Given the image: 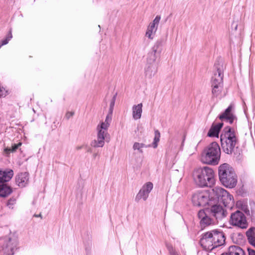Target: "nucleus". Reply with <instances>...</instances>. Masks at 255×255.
Masks as SVG:
<instances>
[{"label":"nucleus","instance_id":"1","mask_svg":"<svg viewBox=\"0 0 255 255\" xmlns=\"http://www.w3.org/2000/svg\"><path fill=\"white\" fill-rule=\"evenodd\" d=\"M193 177L195 183L200 187H211L215 182L213 170L207 166L195 169Z\"/></svg>","mask_w":255,"mask_h":255},{"label":"nucleus","instance_id":"2","mask_svg":"<svg viewBox=\"0 0 255 255\" xmlns=\"http://www.w3.org/2000/svg\"><path fill=\"white\" fill-rule=\"evenodd\" d=\"M221 146L227 154H231L238 142V138L235 130L229 127L225 128L220 136Z\"/></svg>","mask_w":255,"mask_h":255},{"label":"nucleus","instance_id":"3","mask_svg":"<svg viewBox=\"0 0 255 255\" xmlns=\"http://www.w3.org/2000/svg\"><path fill=\"white\" fill-rule=\"evenodd\" d=\"M219 176L221 183L226 187L233 188L237 183V176L228 164L224 163L219 167Z\"/></svg>","mask_w":255,"mask_h":255},{"label":"nucleus","instance_id":"4","mask_svg":"<svg viewBox=\"0 0 255 255\" xmlns=\"http://www.w3.org/2000/svg\"><path fill=\"white\" fill-rule=\"evenodd\" d=\"M221 156V149L216 142H213L208 145L204 150L201 160L203 162L212 165L219 163Z\"/></svg>","mask_w":255,"mask_h":255},{"label":"nucleus","instance_id":"5","mask_svg":"<svg viewBox=\"0 0 255 255\" xmlns=\"http://www.w3.org/2000/svg\"><path fill=\"white\" fill-rule=\"evenodd\" d=\"M213 194L216 199L221 200L225 207L231 208L234 204L233 196L226 190L220 187H215L212 189Z\"/></svg>","mask_w":255,"mask_h":255},{"label":"nucleus","instance_id":"6","mask_svg":"<svg viewBox=\"0 0 255 255\" xmlns=\"http://www.w3.org/2000/svg\"><path fill=\"white\" fill-rule=\"evenodd\" d=\"M17 240L15 238L6 236L0 238V252L2 251L5 255H13L16 249Z\"/></svg>","mask_w":255,"mask_h":255},{"label":"nucleus","instance_id":"7","mask_svg":"<svg viewBox=\"0 0 255 255\" xmlns=\"http://www.w3.org/2000/svg\"><path fill=\"white\" fill-rule=\"evenodd\" d=\"M97 138L92 140L91 145L94 147H102L105 144V141L109 138V134L108 131L97 127Z\"/></svg>","mask_w":255,"mask_h":255},{"label":"nucleus","instance_id":"8","mask_svg":"<svg viewBox=\"0 0 255 255\" xmlns=\"http://www.w3.org/2000/svg\"><path fill=\"white\" fill-rule=\"evenodd\" d=\"M230 222L232 225L241 228H246L247 227V222L245 215L238 210L232 214Z\"/></svg>","mask_w":255,"mask_h":255},{"label":"nucleus","instance_id":"9","mask_svg":"<svg viewBox=\"0 0 255 255\" xmlns=\"http://www.w3.org/2000/svg\"><path fill=\"white\" fill-rule=\"evenodd\" d=\"M192 202L196 206H204L209 203V195L206 192H198L192 196Z\"/></svg>","mask_w":255,"mask_h":255},{"label":"nucleus","instance_id":"10","mask_svg":"<svg viewBox=\"0 0 255 255\" xmlns=\"http://www.w3.org/2000/svg\"><path fill=\"white\" fill-rule=\"evenodd\" d=\"M153 184L151 182H148L144 184L137 194L135 198V201L138 202L141 199L145 201L153 189Z\"/></svg>","mask_w":255,"mask_h":255},{"label":"nucleus","instance_id":"11","mask_svg":"<svg viewBox=\"0 0 255 255\" xmlns=\"http://www.w3.org/2000/svg\"><path fill=\"white\" fill-rule=\"evenodd\" d=\"M211 237L212 238V241L214 246L215 248L221 246L225 242V237L222 232L218 230H214L211 231Z\"/></svg>","mask_w":255,"mask_h":255},{"label":"nucleus","instance_id":"12","mask_svg":"<svg viewBox=\"0 0 255 255\" xmlns=\"http://www.w3.org/2000/svg\"><path fill=\"white\" fill-rule=\"evenodd\" d=\"M209 215L214 217L216 219H221L226 216L225 212L223 207L220 205H212L210 208L207 210Z\"/></svg>","mask_w":255,"mask_h":255},{"label":"nucleus","instance_id":"13","mask_svg":"<svg viewBox=\"0 0 255 255\" xmlns=\"http://www.w3.org/2000/svg\"><path fill=\"white\" fill-rule=\"evenodd\" d=\"M211 237L210 232H207L203 235L202 238L200 240V244L201 246L206 251H211L215 248Z\"/></svg>","mask_w":255,"mask_h":255},{"label":"nucleus","instance_id":"14","mask_svg":"<svg viewBox=\"0 0 255 255\" xmlns=\"http://www.w3.org/2000/svg\"><path fill=\"white\" fill-rule=\"evenodd\" d=\"M234 105L231 104L225 111L219 116V119L221 120H225L230 124L233 123L236 119V117L234 114Z\"/></svg>","mask_w":255,"mask_h":255},{"label":"nucleus","instance_id":"15","mask_svg":"<svg viewBox=\"0 0 255 255\" xmlns=\"http://www.w3.org/2000/svg\"><path fill=\"white\" fill-rule=\"evenodd\" d=\"M17 185L20 187H24L29 182V174L27 172H23L18 174L15 178Z\"/></svg>","mask_w":255,"mask_h":255},{"label":"nucleus","instance_id":"16","mask_svg":"<svg viewBox=\"0 0 255 255\" xmlns=\"http://www.w3.org/2000/svg\"><path fill=\"white\" fill-rule=\"evenodd\" d=\"M158 70L157 64H146L144 68V74L146 78L151 79L157 73Z\"/></svg>","mask_w":255,"mask_h":255},{"label":"nucleus","instance_id":"17","mask_svg":"<svg viewBox=\"0 0 255 255\" xmlns=\"http://www.w3.org/2000/svg\"><path fill=\"white\" fill-rule=\"evenodd\" d=\"M223 73L220 68H217L212 78V85L223 86Z\"/></svg>","mask_w":255,"mask_h":255},{"label":"nucleus","instance_id":"18","mask_svg":"<svg viewBox=\"0 0 255 255\" xmlns=\"http://www.w3.org/2000/svg\"><path fill=\"white\" fill-rule=\"evenodd\" d=\"M142 104L139 103L134 105L132 107V116L134 120H137L141 118L142 113Z\"/></svg>","mask_w":255,"mask_h":255},{"label":"nucleus","instance_id":"19","mask_svg":"<svg viewBox=\"0 0 255 255\" xmlns=\"http://www.w3.org/2000/svg\"><path fill=\"white\" fill-rule=\"evenodd\" d=\"M12 170L2 171L0 170V183L8 181L13 176Z\"/></svg>","mask_w":255,"mask_h":255},{"label":"nucleus","instance_id":"20","mask_svg":"<svg viewBox=\"0 0 255 255\" xmlns=\"http://www.w3.org/2000/svg\"><path fill=\"white\" fill-rule=\"evenodd\" d=\"M223 125L222 123H219L213 125L208 133V135L210 137H218L219 131Z\"/></svg>","mask_w":255,"mask_h":255},{"label":"nucleus","instance_id":"21","mask_svg":"<svg viewBox=\"0 0 255 255\" xmlns=\"http://www.w3.org/2000/svg\"><path fill=\"white\" fill-rule=\"evenodd\" d=\"M162 40H157L155 42L149 52L154 54L159 57H160V55L162 52Z\"/></svg>","mask_w":255,"mask_h":255},{"label":"nucleus","instance_id":"22","mask_svg":"<svg viewBox=\"0 0 255 255\" xmlns=\"http://www.w3.org/2000/svg\"><path fill=\"white\" fill-rule=\"evenodd\" d=\"M228 255H245L244 251L240 247L232 246L230 247L228 250Z\"/></svg>","mask_w":255,"mask_h":255},{"label":"nucleus","instance_id":"23","mask_svg":"<svg viewBox=\"0 0 255 255\" xmlns=\"http://www.w3.org/2000/svg\"><path fill=\"white\" fill-rule=\"evenodd\" d=\"M112 119V116L111 114H108L104 122H102L97 126V128L103 130L108 131V128L110 125Z\"/></svg>","mask_w":255,"mask_h":255},{"label":"nucleus","instance_id":"24","mask_svg":"<svg viewBox=\"0 0 255 255\" xmlns=\"http://www.w3.org/2000/svg\"><path fill=\"white\" fill-rule=\"evenodd\" d=\"M12 192L10 187L6 184H0V196L5 197L9 195Z\"/></svg>","mask_w":255,"mask_h":255},{"label":"nucleus","instance_id":"25","mask_svg":"<svg viewBox=\"0 0 255 255\" xmlns=\"http://www.w3.org/2000/svg\"><path fill=\"white\" fill-rule=\"evenodd\" d=\"M249 242L255 247V228H250L247 232Z\"/></svg>","mask_w":255,"mask_h":255},{"label":"nucleus","instance_id":"26","mask_svg":"<svg viewBox=\"0 0 255 255\" xmlns=\"http://www.w3.org/2000/svg\"><path fill=\"white\" fill-rule=\"evenodd\" d=\"M157 29V27L150 23L147 27V30L145 33V36L149 39H152Z\"/></svg>","mask_w":255,"mask_h":255},{"label":"nucleus","instance_id":"27","mask_svg":"<svg viewBox=\"0 0 255 255\" xmlns=\"http://www.w3.org/2000/svg\"><path fill=\"white\" fill-rule=\"evenodd\" d=\"M236 206L239 209L242 210L246 214H250V210L247 202L242 200L238 201L236 203Z\"/></svg>","mask_w":255,"mask_h":255},{"label":"nucleus","instance_id":"28","mask_svg":"<svg viewBox=\"0 0 255 255\" xmlns=\"http://www.w3.org/2000/svg\"><path fill=\"white\" fill-rule=\"evenodd\" d=\"M160 57L152 54L150 52H148L146 58V63L149 64H157L155 62L157 59H159Z\"/></svg>","mask_w":255,"mask_h":255},{"label":"nucleus","instance_id":"29","mask_svg":"<svg viewBox=\"0 0 255 255\" xmlns=\"http://www.w3.org/2000/svg\"><path fill=\"white\" fill-rule=\"evenodd\" d=\"M148 145H146L143 143L135 142L134 143L132 148L134 150H137L140 153H143V148H146Z\"/></svg>","mask_w":255,"mask_h":255},{"label":"nucleus","instance_id":"30","mask_svg":"<svg viewBox=\"0 0 255 255\" xmlns=\"http://www.w3.org/2000/svg\"><path fill=\"white\" fill-rule=\"evenodd\" d=\"M212 93L214 96L218 97L220 96L222 89V85H212Z\"/></svg>","mask_w":255,"mask_h":255},{"label":"nucleus","instance_id":"31","mask_svg":"<svg viewBox=\"0 0 255 255\" xmlns=\"http://www.w3.org/2000/svg\"><path fill=\"white\" fill-rule=\"evenodd\" d=\"M213 223V220L208 216H207L204 219L200 220V225L202 227H205Z\"/></svg>","mask_w":255,"mask_h":255},{"label":"nucleus","instance_id":"32","mask_svg":"<svg viewBox=\"0 0 255 255\" xmlns=\"http://www.w3.org/2000/svg\"><path fill=\"white\" fill-rule=\"evenodd\" d=\"M166 247L170 255H180L171 244L166 243Z\"/></svg>","mask_w":255,"mask_h":255},{"label":"nucleus","instance_id":"33","mask_svg":"<svg viewBox=\"0 0 255 255\" xmlns=\"http://www.w3.org/2000/svg\"><path fill=\"white\" fill-rule=\"evenodd\" d=\"M160 137V134L158 130L155 131V135L154 137V141L153 143V146L154 148H156L157 146V143L159 142Z\"/></svg>","mask_w":255,"mask_h":255},{"label":"nucleus","instance_id":"34","mask_svg":"<svg viewBox=\"0 0 255 255\" xmlns=\"http://www.w3.org/2000/svg\"><path fill=\"white\" fill-rule=\"evenodd\" d=\"M208 208H206L205 210H201L199 211L198 215L199 217V218L201 220L203 219H204L207 216H208V214L209 215V212H207V210H208Z\"/></svg>","mask_w":255,"mask_h":255},{"label":"nucleus","instance_id":"35","mask_svg":"<svg viewBox=\"0 0 255 255\" xmlns=\"http://www.w3.org/2000/svg\"><path fill=\"white\" fill-rule=\"evenodd\" d=\"M12 36L11 32L10 31L6 36V38L2 40L1 43H0V45L2 46L7 44L8 41L12 38Z\"/></svg>","mask_w":255,"mask_h":255},{"label":"nucleus","instance_id":"36","mask_svg":"<svg viewBox=\"0 0 255 255\" xmlns=\"http://www.w3.org/2000/svg\"><path fill=\"white\" fill-rule=\"evenodd\" d=\"M7 91L0 84V98H3L6 96Z\"/></svg>","mask_w":255,"mask_h":255},{"label":"nucleus","instance_id":"37","mask_svg":"<svg viewBox=\"0 0 255 255\" xmlns=\"http://www.w3.org/2000/svg\"><path fill=\"white\" fill-rule=\"evenodd\" d=\"M160 18H161V17L159 15H157L155 18L154 19V20L151 22H150V23L152 25H153L154 26H156V27H158V25L159 24V21H160Z\"/></svg>","mask_w":255,"mask_h":255},{"label":"nucleus","instance_id":"38","mask_svg":"<svg viewBox=\"0 0 255 255\" xmlns=\"http://www.w3.org/2000/svg\"><path fill=\"white\" fill-rule=\"evenodd\" d=\"M21 145V142H18L17 144H14L12 145L11 148L9 150L12 152L16 151V150Z\"/></svg>","mask_w":255,"mask_h":255},{"label":"nucleus","instance_id":"39","mask_svg":"<svg viewBox=\"0 0 255 255\" xmlns=\"http://www.w3.org/2000/svg\"><path fill=\"white\" fill-rule=\"evenodd\" d=\"M73 112H67L65 115V117L67 119H69L74 115Z\"/></svg>","mask_w":255,"mask_h":255},{"label":"nucleus","instance_id":"40","mask_svg":"<svg viewBox=\"0 0 255 255\" xmlns=\"http://www.w3.org/2000/svg\"><path fill=\"white\" fill-rule=\"evenodd\" d=\"M251 215L255 218V204L253 205L251 208Z\"/></svg>","mask_w":255,"mask_h":255},{"label":"nucleus","instance_id":"41","mask_svg":"<svg viewBox=\"0 0 255 255\" xmlns=\"http://www.w3.org/2000/svg\"><path fill=\"white\" fill-rule=\"evenodd\" d=\"M116 100V96H114L112 101L110 102V107H111V109L114 108L115 103Z\"/></svg>","mask_w":255,"mask_h":255},{"label":"nucleus","instance_id":"42","mask_svg":"<svg viewBox=\"0 0 255 255\" xmlns=\"http://www.w3.org/2000/svg\"><path fill=\"white\" fill-rule=\"evenodd\" d=\"M249 255H255V251L254 250H249Z\"/></svg>","mask_w":255,"mask_h":255},{"label":"nucleus","instance_id":"43","mask_svg":"<svg viewBox=\"0 0 255 255\" xmlns=\"http://www.w3.org/2000/svg\"><path fill=\"white\" fill-rule=\"evenodd\" d=\"M113 109H114V108L111 109V107H110L109 112L108 114H111L112 116V113L113 112Z\"/></svg>","mask_w":255,"mask_h":255},{"label":"nucleus","instance_id":"44","mask_svg":"<svg viewBox=\"0 0 255 255\" xmlns=\"http://www.w3.org/2000/svg\"><path fill=\"white\" fill-rule=\"evenodd\" d=\"M11 201H12V200H9L7 203V206L9 207V208H11V206H10V202Z\"/></svg>","mask_w":255,"mask_h":255},{"label":"nucleus","instance_id":"45","mask_svg":"<svg viewBox=\"0 0 255 255\" xmlns=\"http://www.w3.org/2000/svg\"><path fill=\"white\" fill-rule=\"evenodd\" d=\"M34 216L36 217H41V215L40 214L38 215H34Z\"/></svg>","mask_w":255,"mask_h":255},{"label":"nucleus","instance_id":"46","mask_svg":"<svg viewBox=\"0 0 255 255\" xmlns=\"http://www.w3.org/2000/svg\"><path fill=\"white\" fill-rule=\"evenodd\" d=\"M237 28H238V24L237 23H236L235 26V29L236 30L237 29Z\"/></svg>","mask_w":255,"mask_h":255},{"label":"nucleus","instance_id":"47","mask_svg":"<svg viewBox=\"0 0 255 255\" xmlns=\"http://www.w3.org/2000/svg\"><path fill=\"white\" fill-rule=\"evenodd\" d=\"M183 143H184V140L182 141V145H181L182 147L183 146Z\"/></svg>","mask_w":255,"mask_h":255},{"label":"nucleus","instance_id":"48","mask_svg":"<svg viewBox=\"0 0 255 255\" xmlns=\"http://www.w3.org/2000/svg\"><path fill=\"white\" fill-rule=\"evenodd\" d=\"M222 255H228L227 254H223Z\"/></svg>","mask_w":255,"mask_h":255},{"label":"nucleus","instance_id":"49","mask_svg":"<svg viewBox=\"0 0 255 255\" xmlns=\"http://www.w3.org/2000/svg\"><path fill=\"white\" fill-rule=\"evenodd\" d=\"M96 155H97V154H94V156L95 157Z\"/></svg>","mask_w":255,"mask_h":255},{"label":"nucleus","instance_id":"50","mask_svg":"<svg viewBox=\"0 0 255 255\" xmlns=\"http://www.w3.org/2000/svg\"><path fill=\"white\" fill-rule=\"evenodd\" d=\"M1 47V46L0 45V48Z\"/></svg>","mask_w":255,"mask_h":255}]
</instances>
